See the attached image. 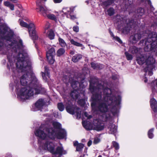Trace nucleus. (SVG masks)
<instances>
[{
  "label": "nucleus",
  "mask_w": 157,
  "mask_h": 157,
  "mask_svg": "<svg viewBox=\"0 0 157 157\" xmlns=\"http://www.w3.org/2000/svg\"><path fill=\"white\" fill-rule=\"evenodd\" d=\"M111 90L106 88L104 90L105 94L104 100L106 102V104L109 105L113 103L115 105H118L120 104L121 101V97L120 96L116 98L115 97H112ZM101 97L100 95H97L95 96H93L92 98L93 99V101L91 103V106L93 109H94L96 106L97 103L98 104V109L102 112H105L107 111L108 108L106 104L105 105L102 103L101 100H100Z\"/></svg>",
  "instance_id": "1"
},
{
  "label": "nucleus",
  "mask_w": 157,
  "mask_h": 157,
  "mask_svg": "<svg viewBox=\"0 0 157 157\" xmlns=\"http://www.w3.org/2000/svg\"><path fill=\"white\" fill-rule=\"evenodd\" d=\"M44 89L37 81V79L34 77L30 84L29 86L20 88L17 91L18 98L21 101L30 98L34 94L43 93Z\"/></svg>",
  "instance_id": "2"
},
{
  "label": "nucleus",
  "mask_w": 157,
  "mask_h": 157,
  "mask_svg": "<svg viewBox=\"0 0 157 157\" xmlns=\"http://www.w3.org/2000/svg\"><path fill=\"white\" fill-rule=\"evenodd\" d=\"M52 124L54 128V129H49L48 128L43 129L41 128H40L35 131V135L43 140L54 138L55 136L56 135V133L55 132L56 131V129L59 128L61 126V124L56 121H54Z\"/></svg>",
  "instance_id": "3"
},
{
  "label": "nucleus",
  "mask_w": 157,
  "mask_h": 157,
  "mask_svg": "<svg viewBox=\"0 0 157 157\" xmlns=\"http://www.w3.org/2000/svg\"><path fill=\"white\" fill-rule=\"evenodd\" d=\"M27 54L22 52L19 53L16 57L17 62L16 64L17 71L22 72L30 69V63L28 60Z\"/></svg>",
  "instance_id": "4"
},
{
  "label": "nucleus",
  "mask_w": 157,
  "mask_h": 157,
  "mask_svg": "<svg viewBox=\"0 0 157 157\" xmlns=\"http://www.w3.org/2000/svg\"><path fill=\"white\" fill-rule=\"evenodd\" d=\"M0 30L2 32L5 33L6 35H8L7 36H5V39L7 41L9 47L12 48H17L19 49L22 46V41L19 39H15L12 36V34L9 32V30L6 27L0 26Z\"/></svg>",
  "instance_id": "5"
},
{
  "label": "nucleus",
  "mask_w": 157,
  "mask_h": 157,
  "mask_svg": "<svg viewBox=\"0 0 157 157\" xmlns=\"http://www.w3.org/2000/svg\"><path fill=\"white\" fill-rule=\"evenodd\" d=\"M54 145L52 143L47 142L43 147V148L46 150H48L52 154L59 155V156L62 154L66 153L65 151L63 150L62 147H58L56 151L54 149Z\"/></svg>",
  "instance_id": "6"
},
{
  "label": "nucleus",
  "mask_w": 157,
  "mask_h": 157,
  "mask_svg": "<svg viewBox=\"0 0 157 157\" xmlns=\"http://www.w3.org/2000/svg\"><path fill=\"white\" fill-rule=\"evenodd\" d=\"M154 36H152L151 38H150V36H149V38H148L147 40V41L145 43L146 46L144 48V50L145 51L148 52L151 50H153L154 48L155 47L156 44H157V41H155L152 42L151 44H148L149 42H151V40H153L151 39L152 38H154V40L157 39V35L156 33H154Z\"/></svg>",
  "instance_id": "7"
},
{
  "label": "nucleus",
  "mask_w": 157,
  "mask_h": 157,
  "mask_svg": "<svg viewBox=\"0 0 157 157\" xmlns=\"http://www.w3.org/2000/svg\"><path fill=\"white\" fill-rule=\"evenodd\" d=\"M19 22L21 26L28 28L29 35L30 36H33L35 35V27L33 23H30L29 25H28L22 20H19Z\"/></svg>",
  "instance_id": "8"
},
{
  "label": "nucleus",
  "mask_w": 157,
  "mask_h": 157,
  "mask_svg": "<svg viewBox=\"0 0 157 157\" xmlns=\"http://www.w3.org/2000/svg\"><path fill=\"white\" fill-rule=\"evenodd\" d=\"M55 53L54 49L51 48L47 52L46 57L48 62L51 64H53L55 62L54 57Z\"/></svg>",
  "instance_id": "9"
},
{
  "label": "nucleus",
  "mask_w": 157,
  "mask_h": 157,
  "mask_svg": "<svg viewBox=\"0 0 157 157\" xmlns=\"http://www.w3.org/2000/svg\"><path fill=\"white\" fill-rule=\"evenodd\" d=\"M67 111L69 113L73 114H75V111L76 112L77 118H80L81 117V111L80 109L77 108H74L72 106H67L66 108Z\"/></svg>",
  "instance_id": "10"
},
{
  "label": "nucleus",
  "mask_w": 157,
  "mask_h": 157,
  "mask_svg": "<svg viewBox=\"0 0 157 157\" xmlns=\"http://www.w3.org/2000/svg\"><path fill=\"white\" fill-rule=\"evenodd\" d=\"M104 128V125L98 120H94L93 121V129L97 131L102 130Z\"/></svg>",
  "instance_id": "11"
},
{
  "label": "nucleus",
  "mask_w": 157,
  "mask_h": 157,
  "mask_svg": "<svg viewBox=\"0 0 157 157\" xmlns=\"http://www.w3.org/2000/svg\"><path fill=\"white\" fill-rule=\"evenodd\" d=\"M73 12L72 10L70 8L64 7L63 9L62 12L65 14L67 15L68 18L74 20L76 18V17L72 15V13Z\"/></svg>",
  "instance_id": "12"
},
{
  "label": "nucleus",
  "mask_w": 157,
  "mask_h": 157,
  "mask_svg": "<svg viewBox=\"0 0 157 157\" xmlns=\"http://www.w3.org/2000/svg\"><path fill=\"white\" fill-rule=\"evenodd\" d=\"M37 7L36 9L38 12H39L44 16L46 17L48 10L46 8L39 4H37Z\"/></svg>",
  "instance_id": "13"
},
{
  "label": "nucleus",
  "mask_w": 157,
  "mask_h": 157,
  "mask_svg": "<svg viewBox=\"0 0 157 157\" xmlns=\"http://www.w3.org/2000/svg\"><path fill=\"white\" fill-rule=\"evenodd\" d=\"M150 103L151 107L155 112H157V102L154 98L151 99Z\"/></svg>",
  "instance_id": "14"
},
{
  "label": "nucleus",
  "mask_w": 157,
  "mask_h": 157,
  "mask_svg": "<svg viewBox=\"0 0 157 157\" xmlns=\"http://www.w3.org/2000/svg\"><path fill=\"white\" fill-rule=\"evenodd\" d=\"M28 75L24 74L20 78V82L21 85L26 86L28 82Z\"/></svg>",
  "instance_id": "15"
},
{
  "label": "nucleus",
  "mask_w": 157,
  "mask_h": 157,
  "mask_svg": "<svg viewBox=\"0 0 157 157\" xmlns=\"http://www.w3.org/2000/svg\"><path fill=\"white\" fill-rule=\"evenodd\" d=\"M141 37V34H136L134 36L130 37V40H132L133 43H135L137 41L140 40Z\"/></svg>",
  "instance_id": "16"
},
{
  "label": "nucleus",
  "mask_w": 157,
  "mask_h": 157,
  "mask_svg": "<svg viewBox=\"0 0 157 157\" xmlns=\"http://www.w3.org/2000/svg\"><path fill=\"white\" fill-rule=\"evenodd\" d=\"M83 127L87 130H90L93 129V124L92 125L89 122L87 123L86 121H84L82 122Z\"/></svg>",
  "instance_id": "17"
},
{
  "label": "nucleus",
  "mask_w": 157,
  "mask_h": 157,
  "mask_svg": "<svg viewBox=\"0 0 157 157\" xmlns=\"http://www.w3.org/2000/svg\"><path fill=\"white\" fill-rule=\"evenodd\" d=\"M109 133L114 134L117 131V127L115 124H110L109 127Z\"/></svg>",
  "instance_id": "18"
},
{
  "label": "nucleus",
  "mask_w": 157,
  "mask_h": 157,
  "mask_svg": "<svg viewBox=\"0 0 157 157\" xmlns=\"http://www.w3.org/2000/svg\"><path fill=\"white\" fill-rule=\"evenodd\" d=\"M44 103L43 100L42 99H39L35 103V106L38 108H40L44 105Z\"/></svg>",
  "instance_id": "19"
},
{
  "label": "nucleus",
  "mask_w": 157,
  "mask_h": 157,
  "mask_svg": "<svg viewBox=\"0 0 157 157\" xmlns=\"http://www.w3.org/2000/svg\"><path fill=\"white\" fill-rule=\"evenodd\" d=\"M137 61L140 65L143 64L146 61L145 59L143 56L141 57H138L137 59Z\"/></svg>",
  "instance_id": "20"
},
{
  "label": "nucleus",
  "mask_w": 157,
  "mask_h": 157,
  "mask_svg": "<svg viewBox=\"0 0 157 157\" xmlns=\"http://www.w3.org/2000/svg\"><path fill=\"white\" fill-rule=\"evenodd\" d=\"M82 58V56L80 54H78L74 56L72 59V60L74 62H78Z\"/></svg>",
  "instance_id": "21"
},
{
  "label": "nucleus",
  "mask_w": 157,
  "mask_h": 157,
  "mask_svg": "<svg viewBox=\"0 0 157 157\" xmlns=\"http://www.w3.org/2000/svg\"><path fill=\"white\" fill-rule=\"evenodd\" d=\"M47 36L51 40L53 39L55 36L52 30H50L47 33Z\"/></svg>",
  "instance_id": "22"
},
{
  "label": "nucleus",
  "mask_w": 157,
  "mask_h": 157,
  "mask_svg": "<svg viewBox=\"0 0 157 157\" xmlns=\"http://www.w3.org/2000/svg\"><path fill=\"white\" fill-rule=\"evenodd\" d=\"M78 92L77 91L75 90L72 92L71 95L74 99H77L78 97Z\"/></svg>",
  "instance_id": "23"
},
{
  "label": "nucleus",
  "mask_w": 157,
  "mask_h": 157,
  "mask_svg": "<svg viewBox=\"0 0 157 157\" xmlns=\"http://www.w3.org/2000/svg\"><path fill=\"white\" fill-rule=\"evenodd\" d=\"M65 52V50L63 48L59 49L57 52V55L58 56H60L62 55Z\"/></svg>",
  "instance_id": "24"
},
{
  "label": "nucleus",
  "mask_w": 157,
  "mask_h": 157,
  "mask_svg": "<svg viewBox=\"0 0 157 157\" xmlns=\"http://www.w3.org/2000/svg\"><path fill=\"white\" fill-rule=\"evenodd\" d=\"M47 16L49 19L53 20L56 21H57L56 18L54 14H47V16Z\"/></svg>",
  "instance_id": "25"
},
{
  "label": "nucleus",
  "mask_w": 157,
  "mask_h": 157,
  "mask_svg": "<svg viewBox=\"0 0 157 157\" xmlns=\"http://www.w3.org/2000/svg\"><path fill=\"white\" fill-rule=\"evenodd\" d=\"M70 42L71 44L75 45L76 46L78 47H82V44L79 43L78 42H77L76 41H75L73 39H71L70 40Z\"/></svg>",
  "instance_id": "26"
},
{
  "label": "nucleus",
  "mask_w": 157,
  "mask_h": 157,
  "mask_svg": "<svg viewBox=\"0 0 157 157\" xmlns=\"http://www.w3.org/2000/svg\"><path fill=\"white\" fill-rule=\"evenodd\" d=\"M66 133L64 132H60L57 136V137L59 139H62L65 137Z\"/></svg>",
  "instance_id": "27"
},
{
  "label": "nucleus",
  "mask_w": 157,
  "mask_h": 157,
  "mask_svg": "<svg viewBox=\"0 0 157 157\" xmlns=\"http://www.w3.org/2000/svg\"><path fill=\"white\" fill-rule=\"evenodd\" d=\"M154 131L153 128L149 130L148 132V136L149 138L150 139L152 138L153 137V133Z\"/></svg>",
  "instance_id": "28"
},
{
  "label": "nucleus",
  "mask_w": 157,
  "mask_h": 157,
  "mask_svg": "<svg viewBox=\"0 0 157 157\" xmlns=\"http://www.w3.org/2000/svg\"><path fill=\"white\" fill-rule=\"evenodd\" d=\"M110 35H111V36L113 37V38L114 40H116L117 41H118L120 43H122V41L119 37H118L117 36H116V37L114 36L113 34V33L111 32H110Z\"/></svg>",
  "instance_id": "29"
},
{
  "label": "nucleus",
  "mask_w": 157,
  "mask_h": 157,
  "mask_svg": "<svg viewBox=\"0 0 157 157\" xmlns=\"http://www.w3.org/2000/svg\"><path fill=\"white\" fill-rule=\"evenodd\" d=\"M59 41L60 44L62 47H65L66 45V44L64 41L62 39L59 38Z\"/></svg>",
  "instance_id": "30"
},
{
  "label": "nucleus",
  "mask_w": 157,
  "mask_h": 157,
  "mask_svg": "<svg viewBox=\"0 0 157 157\" xmlns=\"http://www.w3.org/2000/svg\"><path fill=\"white\" fill-rule=\"evenodd\" d=\"M84 145L82 144H79L76 147V150L78 151H80L83 147Z\"/></svg>",
  "instance_id": "31"
},
{
  "label": "nucleus",
  "mask_w": 157,
  "mask_h": 157,
  "mask_svg": "<svg viewBox=\"0 0 157 157\" xmlns=\"http://www.w3.org/2000/svg\"><path fill=\"white\" fill-rule=\"evenodd\" d=\"M114 10L113 8H110L107 11L108 14L109 15L111 16L114 13Z\"/></svg>",
  "instance_id": "32"
},
{
  "label": "nucleus",
  "mask_w": 157,
  "mask_h": 157,
  "mask_svg": "<svg viewBox=\"0 0 157 157\" xmlns=\"http://www.w3.org/2000/svg\"><path fill=\"white\" fill-rule=\"evenodd\" d=\"M58 107L59 110L60 111H63L64 109V106L61 103H59L58 105Z\"/></svg>",
  "instance_id": "33"
},
{
  "label": "nucleus",
  "mask_w": 157,
  "mask_h": 157,
  "mask_svg": "<svg viewBox=\"0 0 157 157\" xmlns=\"http://www.w3.org/2000/svg\"><path fill=\"white\" fill-rule=\"evenodd\" d=\"M125 54L128 60H131L132 59V55L128 53L127 52H125Z\"/></svg>",
  "instance_id": "34"
},
{
  "label": "nucleus",
  "mask_w": 157,
  "mask_h": 157,
  "mask_svg": "<svg viewBox=\"0 0 157 157\" xmlns=\"http://www.w3.org/2000/svg\"><path fill=\"white\" fill-rule=\"evenodd\" d=\"M71 86L74 88L76 87L79 84L78 82L73 81L71 82Z\"/></svg>",
  "instance_id": "35"
},
{
  "label": "nucleus",
  "mask_w": 157,
  "mask_h": 157,
  "mask_svg": "<svg viewBox=\"0 0 157 157\" xmlns=\"http://www.w3.org/2000/svg\"><path fill=\"white\" fill-rule=\"evenodd\" d=\"M148 60L150 61V62H148V61H146V63L148 64H151L153 63H154L155 60L153 59V58L152 57H149L148 59Z\"/></svg>",
  "instance_id": "36"
},
{
  "label": "nucleus",
  "mask_w": 157,
  "mask_h": 157,
  "mask_svg": "<svg viewBox=\"0 0 157 157\" xmlns=\"http://www.w3.org/2000/svg\"><path fill=\"white\" fill-rule=\"evenodd\" d=\"M113 145L116 149H118L119 148V144L117 142L114 141L113 142Z\"/></svg>",
  "instance_id": "37"
},
{
  "label": "nucleus",
  "mask_w": 157,
  "mask_h": 157,
  "mask_svg": "<svg viewBox=\"0 0 157 157\" xmlns=\"http://www.w3.org/2000/svg\"><path fill=\"white\" fill-rule=\"evenodd\" d=\"M83 117H82V119H83V118H84V116H85V117H86L87 119H90L91 118L92 116L90 115H89L88 114L86 113H84L83 115H82Z\"/></svg>",
  "instance_id": "38"
},
{
  "label": "nucleus",
  "mask_w": 157,
  "mask_h": 157,
  "mask_svg": "<svg viewBox=\"0 0 157 157\" xmlns=\"http://www.w3.org/2000/svg\"><path fill=\"white\" fill-rule=\"evenodd\" d=\"M100 141V140L99 139L97 138H95L94 139V140L93 142V143L94 144H97Z\"/></svg>",
  "instance_id": "39"
},
{
  "label": "nucleus",
  "mask_w": 157,
  "mask_h": 157,
  "mask_svg": "<svg viewBox=\"0 0 157 157\" xmlns=\"http://www.w3.org/2000/svg\"><path fill=\"white\" fill-rule=\"evenodd\" d=\"M43 79H44L45 81L46 80L47 78L46 77H45V75L47 76L48 77H49V75L48 74H47V75H45V74L44 73H42V74Z\"/></svg>",
  "instance_id": "40"
},
{
  "label": "nucleus",
  "mask_w": 157,
  "mask_h": 157,
  "mask_svg": "<svg viewBox=\"0 0 157 157\" xmlns=\"http://www.w3.org/2000/svg\"><path fill=\"white\" fill-rule=\"evenodd\" d=\"M50 27V25L48 23H47L46 25L45 28H44V29H45V32H44L45 33L46 32V31L47 30H48Z\"/></svg>",
  "instance_id": "41"
},
{
  "label": "nucleus",
  "mask_w": 157,
  "mask_h": 157,
  "mask_svg": "<svg viewBox=\"0 0 157 157\" xmlns=\"http://www.w3.org/2000/svg\"><path fill=\"white\" fill-rule=\"evenodd\" d=\"M73 30L74 31L78 32L79 31V28L78 26H75L73 27Z\"/></svg>",
  "instance_id": "42"
},
{
  "label": "nucleus",
  "mask_w": 157,
  "mask_h": 157,
  "mask_svg": "<svg viewBox=\"0 0 157 157\" xmlns=\"http://www.w3.org/2000/svg\"><path fill=\"white\" fill-rule=\"evenodd\" d=\"M3 48V44L0 40V50H2Z\"/></svg>",
  "instance_id": "43"
},
{
  "label": "nucleus",
  "mask_w": 157,
  "mask_h": 157,
  "mask_svg": "<svg viewBox=\"0 0 157 157\" xmlns=\"http://www.w3.org/2000/svg\"><path fill=\"white\" fill-rule=\"evenodd\" d=\"M54 2L55 3H59L61 2L62 0H53Z\"/></svg>",
  "instance_id": "44"
},
{
  "label": "nucleus",
  "mask_w": 157,
  "mask_h": 157,
  "mask_svg": "<svg viewBox=\"0 0 157 157\" xmlns=\"http://www.w3.org/2000/svg\"><path fill=\"white\" fill-rule=\"evenodd\" d=\"M91 66L94 69H96V64L94 63H91Z\"/></svg>",
  "instance_id": "45"
},
{
  "label": "nucleus",
  "mask_w": 157,
  "mask_h": 157,
  "mask_svg": "<svg viewBox=\"0 0 157 157\" xmlns=\"http://www.w3.org/2000/svg\"><path fill=\"white\" fill-rule=\"evenodd\" d=\"M4 4L6 6L9 7L11 4L8 2H4Z\"/></svg>",
  "instance_id": "46"
},
{
  "label": "nucleus",
  "mask_w": 157,
  "mask_h": 157,
  "mask_svg": "<svg viewBox=\"0 0 157 157\" xmlns=\"http://www.w3.org/2000/svg\"><path fill=\"white\" fill-rule=\"evenodd\" d=\"M9 7L10 8V9L11 10H14V6H13V5L11 4L10 6Z\"/></svg>",
  "instance_id": "47"
},
{
  "label": "nucleus",
  "mask_w": 157,
  "mask_h": 157,
  "mask_svg": "<svg viewBox=\"0 0 157 157\" xmlns=\"http://www.w3.org/2000/svg\"><path fill=\"white\" fill-rule=\"evenodd\" d=\"M92 141L91 140H90L87 143V145L88 146H90L92 144Z\"/></svg>",
  "instance_id": "48"
},
{
  "label": "nucleus",
  "mask_w": 157,
  "mask_h": 157,
  "mask_svg": "<svg viewBox=\"0 0 157 157\" xmlns=\"http://www.w3.org/2000/svg\"><path fill=\"white\" fill-rule=\"evenodd\" d=\"M134 49H135V51L134 52H133V51H132L131 52H132V53H136L137 51V49L135 47L134 48Z\"/></svg>",
  "instance_id": "49"
},
{
  "label": "nucleus",
  "mask_w": 157,
  "mask_h": 157,
  "mask_svg": "<svg viewBox=\"0 0 157 157\" xmlns=\"http://www.w3.org/2000/svg\"><path fill=\"white\" fill-rule=\"evenodd\" d=\"M78 144H79L77 141H75L74 143V145L75 146H77Z\"/></svg>",
  "instance_id": "50"
},
{
  "label": "nucleus",
  "mask_w": 157,
  "mask_h": 157,
  "mask_svg": "<svg viewBox=\"0 0 157 157\" xmlns=\"http://www.w3.org/2000/svg\"><path fill=\"white\" fill-rule=\"evenodd\" d=\"M104 4L106 6H108L109 5V4H108L107 2H104Z\"/></svg>",
  "instance_id": "51"
},
{
  "label": "nucleus",
  "mask_w": 157,
  "mask_h": 157,
  "mask_svg": "<svg viewBox=\"0 0 157 157\" xmlns=\"http://www.w3.org/2000/svg\"><path fill=\"white\" fill-rule=\"evenodd\" d=\"M70 53L72 55H73L74 54V52L72 51L70 52Z\"/></svg>",
  "instance_id": "52"
},
{
  "label": "nucleus",
  "mask_w": 157,
  "mask_h": 157,
  "mask_svg": "<svg viewBox=\"0 0 157 157\" xmlns=\"http://www.w3.org/2000/svg\"><path fill=\"white\" fill-rule=\"evenodd\" d=\"M63 80H64V82H67V83L68 82V81H67L66 80H65V79H64Z\"/></svg>",
  "instance_id": "53"
},
{
  "label": "nucleus",
  "mask_w": 157,
  "mask_h": 157,
  "mask_svg": "<svg viewBox=\"0 0 157 157\" xmlns=\"http://www.w3.org/2000/svg\"><path fill=\"white\" fill-rule=\"evenodd\" d=\"M98 157H102L101 155H99Z\"/></svg>",
  "instance_id": "54"
},
{
  "label": "nucleus",
  "mask_w": 157,
  "mask_h": 157,
  "mask_svg": "<svg viewBox=\"0 0 157 157\" xmlns=\"http://www.w3.org/2000/svg\"><path fill=\"white\" fill-rule=\"evenodd\" d=\"M2 0H0V2L2 1Z\"/></svg>",
  "instance_id": "55"
},
{
  "label": "nucleus",
  "mask_w": 157,
  "mask_h": 157,
  "mask_svg": "<svg viewBox=\"0 0 157 157\" xmlns=\"http://www.w3.org/2000/svg\"><path fill=\"white\" fill-rule=\"evenodd\" d=\"M145 82H147V80H145Z\"/></svg>",
  "instance_id": "56"
},
{
  "label": "nucleus",
  "mask_w": 157,
  "mask_h": 157,
  "mask_svg": "<svg viewBox=\"0 0 157 157\" xmlns=\"http://www.w3.org/2000/svg\"><path fill=\"white\" fill-rule=\"evenodd\" d=\"M8 59H9V57H8Z\"/></svg>",
  "instance_id": "57"
},
{
  "label": "nucleus",
  "mask_w": 157,
  "mask_h": 157,
  "mask_svg": "<svg viewBox=\"0 0 157 157\" xmlns=\"http://www.w3.org/2000/svg\"><path fill=\"white\" fill-rule=\"evenodd\" d=\"M4 48V49H5L6 48V47H5Z\"/></svg>",
  "instance_id": "58"
},
{
  "label": "nucleus",
  "mask_w": 157,
  "mask_h": 157,
  "mask_svg": "<svg viewBox=\"0 0 157 157\" xmlns=\"http://www.w3.org/2000/svg\"><path fill=\"white\" fill-rule=\"evenodd\" d=\"M142 10H143V11H144V10L142 9Z\"/></svg>",
  "instance_id": "59"
}]
</instances>
